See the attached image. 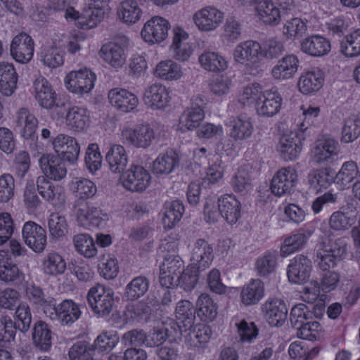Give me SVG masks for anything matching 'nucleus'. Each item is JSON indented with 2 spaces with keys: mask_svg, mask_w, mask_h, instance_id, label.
Instances as JSON below:
<instances>
[{
  "mask_svg": "<svg viewBox=\"0 0 360 360\" xmlns=\"http://www.w3.org/2000/svg\"><path fill=\"white\" fill-rule=\"evenodd\" d=\"M105 160L112 172L120 173L123 172L128 163V155L122 146L114 144L109 148Z\"/></svg>",
  "mask_w": 360,
  "mask_h": 360,
  "instance_id": "nucleus-38",
  "label": "nucleus"
},
{
  "mask_svg": "<svg viewBox=\"0 0 360 360\" xmlns=\"http://www.w3.org/2000/svg\"><path fill=\"white\" fill-rule=\"evenodd\" d=\"M124 143L136 148H146L155 139V132L148 124L124 128L121 133Z\"/></svg>",
  "mask_w": 360,
  "mask_h": 360,
  "instance_id": "nucleus-8",
  "label": "nucleus"
},
{
  "mask_svg": "<svg viewBox=\"0 0 360 360\" xmlns=\"http://www.w3.org/2000/svg\"><path fill=\"white\" fill-rule=\"evenodd\" d=\"M311 271V262L303 255H297L288 266L287 275L290 283L300 284L309 278Z\"/></svg>",
  "mask_w": 360,
  "mask_h": 360,
  "instance_id": "nucleus-17",
  "label": "nucleus"
},
{
  "mask_svg": "<svg viewBox=\"0 0 360 360\" xmlns=\"http://www.w3.org/2000/svg\"><path fill=\"white\" fill-rule=\"evenodd\" d=\"M74 213L78 225L86 229L99 226L103 221V217L105 216L99 208L83 202L75 205Z\"/></svg>",
  "mask_w": 360,
  "mask_h": 360,
  "instance_id": "nucleus-16",
  "label": "nucleus"
},
{
  "mask_svg": "<svg viewBox=\"0 0 360 360\" xmlns=\"http://www.w3.org/2000/svg\"><path fill=\"white\" fill-rule=\"evenodd\" d=\"M114 292L101 284L91 287L87 293V300L94 312L98 316H108L115 306Z\"/></svg>",
  "mask_w": 360,
  "mask_h": 360,
  "instance_id": "nucleus-3",
  "label": "nucleus"
},
{
  "mask_svg": "<svg viewBox=\"0 0 360 360\" xmlns=\"http://www.w3.org/2000/svg\"><path fill=\"white\" fill-rule=\"evenodd\" d=\"M98 268L100 275L108 280L115 278L119 272L117 259L109 253L103 254L100 257Z\"/></svg>",
  "mask_w": 360,
  "mask_h": 360,
  "instance_id": "nucleus-56",
  "label": "nucleus"
},
{
  "mask_svg": "<svg viewBox=\"0 0 360 360\" xmlns=\"http://www.w3.org/2000/svg\"><path fill=\"white\" fill-rule=\"evenodd\" d=\"M34 345L42 352H47L52 345V332L49 325L43 321L34 323L32 334Z\"/></svg>",
  "mask_w": 360,
  "mask_h": 360,
  "instance_id": "nucleus-37",
  "label": "nucleus"
},
{
  "mask_svg": "<svg viewBox=\"0 0 360 360\" xmlns=\"http://www.w3.org/2000/svg\"><path fill=\"white\" fill-rule=\"evenodd\" d=\"M33 89L34 98L41 107L51 109L57 105V95L46 79L43 77L37 78Z\"/></svg>",
  "mask_w": 360,
  "mask_h": 360,
  "instance_id": "nucleus-26",
  "label": "nucleus"
},
{
  "mask_svg": "<svg viewBox=\"0 0 360 360\" xmlns=\"http://www.w3.org/2000/svg\"><path fill=\"white\" fill-rule=\"evenodd\" d=\"M143 6L139 1L124 0L117 8L118 17L124 23L134 24L141 19Z\"/></svg>",
  "mask_w": 360,
  "mask_h": 360,
  "instance_id": "nucleus-34",
  "label": "nucleus"
},
{
  "mask_svg": "<svg viewBox=\"0 0 360 360\" xmlns=\"http://www.w3.org/2000/svg\"><path fill=\"white\" fill-rule=\"evenodd\" d=\"M213 248L204 239H198L193 244L191 260L193 265L199 269L205 270L212 263Z\"/></svg>",
  "mask_w": 360,
  "mask_h": 360,
  "instance_id": "nucleus-28",
  "label": "nucleus"
},
{
  "mask_svg": "<svg viewBox=\"0 0 360 360\" xmlns=\"http://www.w3.org/2000/svg\"><path fill=\"white\" fill-rule=\"evenodd\" d=\"M10 52L13 58L20 63H27L31 60L34 53V41L26 33L17 34L10 45Z\"/></svg>",
  "mask_w": 360,
  "mask_h": 360,
  "instance_id": "nucleus-14",
  "label": "nucleus"
},
{
  "mask_svg": "<svg viewBox=\"0 0 360 360\" xmlns=\"http://www.w3.org/2000/svg\"><path fill=\"white\" fill-rule=\"evenodd\" d=\"M205 97L197 95L191 99V106L186 108L179 117V126L182 130H193L200 126L205 118Z\"/></svg>",
  "mask_w": 360,
  "mask_h": 360,
  "instance_id": "nucleus-7",
  "label": "nucleus"
},
{
  "mask_svg": "<svg viewBox=\"0 0 360 360\" xmlns=\"http://www.w3.org/2000/svg\"><path fill=\"white\" fill-rule=\"evenodd\" d=\"M76 250L85 257H94L97 253V249L93 238L88 234L81 233L75 236L73 238Z\"/></svg>",
  "mask_w": 360,
  "mask_h": 360,
  "instance_id": "nucleus-59",
  "label": "nucleus"
},
{
  "mask_svg": "<svg viewBox=\"0 0 360 360\" xmlns=\"http://www.w3.org/2000/svg\"><path fill=\"white\" fill-rule=\"evenodd\" d=\"M297 181V175L293 168L290 167L282 168L275 174L271 180V192L277 196L290 193Z\"/></svg>",
  "mask_w": 360,
  "mask_h": 360,
  "instance_id": "nucleus-15",
  "label": "nucleus"
},
{
  "mask_svg": "<svg viewBox=\"0 0 360 360\" xmlns=\"http://www.w3.org/2000/svg\"><path fill=\"white\" fill-rule=\"evenodd\" d=\"M224 13L214 6H207L197 11L193 20L198 30L210 32L216 30L223 22Z\"/></svg>",
  "mask_w": 360,
  "mask_h": 360,
  "instance_id": "nucleus-12",
  "label": "nucleus"
},
{
  "mask_svg": "<svg viewBox=\"0 0 360 360\" xmlns=\"http://www.w3.org/2000/svg\"><path fill=\"white\" fill-rule=\"evenodd\" d=\"M18 75L12 63H0V91L5 96H11L17 86Z\"/></svg>",
  "mask_w": 360,
  "mask_h": 360,
  "instance_id": "nucleus-35",
  "label": "nucleus"
},
{
  "mask_svg": "<svg viewBox=\"0 0 360 360\" xmlns=\"http://www.w3.org/2000/svg\"><path fill=\"white\" fill-rule=\"evenodd\" d=\"M89 121L86 109L78 106H73L68 109L65 117V123L70 130L82 131L88 125Z\"/></svg>",
  "mask_w": 360,
  "mask_h": 360,
  "instance_id": "nucleus-47",
  "label": "nucleus"
},
{
  "mask_svg": "<svg viewBox=\"0 0 360 360\" xmlns=\"http://www.w3.org/2000/svg\"><path fill=\"white\" fill-rule=\"evenodd\" d=\"M152 309L146 300H142L129 304L125 311L127 319L136 322H146L151 315Z\"/></svg>",
  "mask_w": 360,
  "mask_h": 360,
  "instance_id": "nucleus-51",
  "label": "nucleus"
},
{
  "mask_svg": "<svg viewBox=\"0 0 360 360\" xmlns=\"http://www.w3.org/2000/svg\"><path fill=\"white\" fill-rule=\"evenodd\" d=\"M149 281L146 276L133 278L126 286L124 295L128 300H134L143 296L148 290Z\"/></svg>",
  "mask_w": 360,
  "mask_h": 360,
  "instance_id": "nucleus-57",
  "label": "nucleus"
},
{
  "mask_svg": "<svg viewBox=\"0 0 360 360\" xmlns=\"http://www.w3.org/2000/svg\"><path fill=\"white\" fill-rule=\"evenodd\" d=\"M44 273L57 276L63 274L66 269V262L63 257L56 252H49L42 263Z\"/></svg>",
  "mask_w": 360,
  "mask_h": 360,
  "instance_id": "nucleus-48",
  "label": "nucleus"
},
{
  "mask_svg": "<svg viewBox=\"0 0 360 360\" xmlns=\"http://www.w3.org/2000/svg\"><path fill=\"white\" fill-rule=\"evenodd\" d=\"M157 77L165 80H176L182 76L179 65L173 60H165L159 63L155 68Z\"/></svg>",
  "mask_w": 360,
  "mask_h": 360,
  "instance_id": "nucleus-55",
  "label": "nucleus"
},
{
  "mask_svg": "<svg viewBox=\"0 0 360 360\" xmlns=\"http://www.w3.org/2000/svg\"><path fill=\"white\" fill-rule=\"evenodd\" d=\"M196 313L202 321L210 322L217 316V307L211 297L207 293H202L196 302Z\"/></svg>",
  "mask_w": 360,
  "mask_h": 360,
  "instance_id": "nucleus-43",
  "label": "nucleus"
},
{
  "mask_svg": "<svg viewBox=\"0 0 360 360\" xmlns=\"http://www.w3.org/2000/svg\"><path fill=\"white\" fill-rule=\"evenodd\" d=\"M119 338L115 331H105L100 334L91 346L94 350L99 352H109L118 343Z\"/></svg>",
  "mask_w": 360,
  "mask_h": 360,
  "instance_id": "nucleus-62",
  "label": "nucleus"
},
{
  "mask_svg": "<svg viewBox=\"0 0 360 360\" xmlns=\"http://www.w3.org/2000/svg\"><path fill=\"white\" fill-rule=\"evenodd\" d=\"M46 315L62 326H70L79 319L81 311L79 305L72 300H64L58 304L56 300L54 305L46 311Z\"/></svg>",
  "mask_w": 360,
  "mask_h": 360,
  "instance_id": "nucleus-4",
  "label": "nucleus"
},
{
  "mask_svg": "<svg viewBox=\"0 0 360 360\" xmlns=\"http://www.w3.org/2000/svg\"><path fill=\"white\" fill-rule=\"evenodd\" d=\"M302 51L313 57L328 54L331 49L328 39L321 35H311L304 39L300 44Z\"/></svg>",
  "mask_w": 360,
  "mask_h": 360,
  "instance_id": "nucleus-31",
  "label": "nucleus"
},
{
  "mask_svg": "<svg viewBox=\"0 0 360 360\" xmlns=\"http://www.w3.org/2000/svg\"><path fill=\"white\" fill-rule=\"evenodd\" d=\"M262 45L253 40H248L238 44L233 51V58L238 63L250 65L259 61L262 56Z\"/></svg>",
  "mask_w": 360,
  "mask_h": 360,
  "instance_id": "nucleus-19",
  "label": "nucleus"
},
{
  "mask_svg": "<svg viewBox=\"0 0 360 360\" xmlns=\"http://www.w3.org/2000/svg\"><path fill=\"white\" fill-rule=\"evenodd\" d=\"M347 239L345 237L336 238L329 235L321 243L316 253L319 266L323 271L336 265L347 254Z\"/></svg>",
  "mask_w": 360,
  "mask_h": 360,
  "instance_id": "nucleus-2",
  "label": "nucleus"
},
{
  "mask_svg": "<svg viewBox=\"0 0 360 360\" xmlns=\"http://www.w3.org/2000/svg\"><path fill=\"white\" fill-rule=\"evenodd\" d=\"M169 101V93L166 86L161 84H153L145 89L143 101L148 107L153 110L165 108Z\"/></svg>",
  "mask_w": 360,
  "mask_h": 360,
  "instance_id": "nucleus-24",
  "label": "nucleus"
},
{
  "mask_svg": "<svg viewBox=\"0 0 360 360\" xmlns=\"http://www.w3.org/2000/svg\"><path fill=\"white\" fill-rule=\"evenodd\" d=\"M231 185L236 193L245 195L250 191L252 186L248 169L245 167H240L231 179Z\"/></svg>",
  "mask_w": 360,
  "mask_h": 360,
  "instance_id": "nucleus-58",
  "label": "nucleus"
},
{
  "mask_svg": "<svg viewBox=\"0 0 360 360\" xmlns=\"http://www.w3.org/2000/svg\"><path fill=\"white\" fill-rule=\"evenodd\" d=\"M281 103L282 97L276 89L266 90L256 103L257 112L261 116L272 117L279 112Z\"/></svg>",
  "mask_w": 360,
  "mask_h": 360,
  "instance_id": "nucleus-23",
  "label": "nucleus"
},
{
  "mask_svg": "<svg viewBox=\"0 0 360 360\" xmlns=\"http://www.w3.org/2000/svg\"><path fill=\"white\" fill-rule=\"evenodd\" d=\"M342 53L347 57H356L360 55V29L348 34L341 41Z\"/></svg>",
  "mask_w": 360,
  "mask_h": 360,
  "instance_id": "nucleus-61",
  "label": "nucleus"
},
{
  "mask_svg": "<svg viewBox=\"0 0 360 360\" xmlns=\"http://www.w3.org/2000/svg\"><path fill=\"white\" fill-rule=\"evenodd\" d=\"M262 312L269 325L281 326L287 319L288 309L282 300L275 298L265 302L262 306Z\"/></svg>",
  "mask_w": 360,
  "mask_h": 360,
  "instance_id": "nucleus-25",
  "label": "nucleus"
},
{
  "mask_svg": "<svg viewBox=\"0 0 360 360\" xmlns=\"http://www.w3.org/2000/svg\"><path fill=\"white\" fill-rule=\"evenodd\" d=\"M212 330L210 326L200 324L188 330L184 334L185 341L191 347H198L199 345L206 343L211 338Z\"/></svg>",
  "mask_w": 360,
  "mask_h": 360,
  "instance_id": "nucleus-49",
  "label": "nucleus"
},
{
  "mask_svg": "<svg viewBox=\"0 0 360 360\" xmlns=\"http://www.w3.org/2000/svg\"><path fill=\"white\" fill-rule=\"evenodd\" d=\"M324 82V73L319 68L303 72L298 81V88L303 94H311L321 89Z\"/></svg>",
  "mask_w": 360,
  "mask_h": 360,
  "instance_id": "nucleus-27",
  "label": "nucleus"
},
{
  "mask_svg": "<svg viewBox=\"0 0 360 360\" xmlns=\"http://www.w3.org/2000/svg\"><path fill=\"white\" fill-rule=\"evenodd\" d=\"M184 212V206L181 201L174 200L165 204V212L162 218V223L166 229H172L182 217Z\"/></svg>",
  "mask_w": 360,
  "mask_h": 360,
  "instance_id": "nucleus-50",
  "label": "nucleus"
},
{
  "mask_svg": "<svg viewBox=\"0 0 360 360\" xmlns=\"http://www.w3.org/2000/svg\"><path fill=\"white\" fill-rule=\"evenodd\" d=\"M277 254L274 250L266 251L255 262V269L260 276H267L273 273L277 265Z\"/></svg>",
  "mask_w": 360,
  "mask_h": 360,
  "instance_id": "nucleus-53",
  "label": "nucleus"
},
{
  "mask_svg": "<svg viewBox=\"0 0 360 360\" xmlns=\"http://www.w3.org/2000/svg\"><path fill=\"white\" fill-rule=\"evenodd\" d=\"M101 57L112 67H122L126 60L124 48L114 42H109L102 46Z\"/></svg>",
  "mask_w": 360,
  "mask_h": 360,
  "instance_id": "nucleus-40",
  "label": "nucleus"
},
{
  "mask_svg": "<svg viewBox=\"0 0 360 360\" xmlns=\"http://www.w3.org/2000/svg\"><path fill=\"white\" fill-rule=\"evenodd\" d=\"M110 104L122 112H130L139 105L137 96L124 89L115 88L108 93Z\"/></svg>",
  "mask_w": 360,
  "mask_h": 360,
  "instance_id": "nucleus-22",
  "label": "nucleus"
},
{
  "mask_svg": "<svg viewBox=\"0 0 360 360\" xmlns=\"http://www.w3.org/2000/svg\"><path fill=\"white\" fill-rule=\"evenodd\" d=\"M196 310L192 302L188 300L179 301L176 307L175 316L176 321L184 330H188L193 327L195 320Z\"/></svg>",
  "mask_w": 360,
  "mask_h": 360,
  "instance_id": "nucleus-46",
  "label": "nucleus"
},
{
  "mask_svg": "<svg viewBox=\"0 0 360 360\" xmlns=\"http://www.w3.org/2000/svg\"><path fill=\"white\" fill-rule=\"evenodd\" d=\"M25 243L34 252H42L46 245L47 237L46 230L37 223L30 221L26 222L22 230Z\"/></svg>",
  "mask_w": 360,
  "mask_h": 360,
  "instance_id": "nucleus-13",
  "label": "nucleus"
},
{
  "mask_svg": "<svg viewBox=\"0 0 360 360\" xmlns=\"http://www.w3.org/2000/svg\"><path fill=\"white\" fill-rule=\"evenodd\" d=\"M308 179L310 185L319 190L329 186L334 179V176L327 168L318 169L311 171L308 175Z\"/></svg>",
  "mask_w": 360,
  "mask_h": 360,
  "instance_id": "nucleus-60",
  "label": "nucleus"
},
{
  "mask_svg": "<svg viewBox=\"0 0 360 360\" xmlns=\"http://www.w3.org/2000/svg\"><path fill=\"white\" fill-rule=\"evenodd\" d=\"M264 295V285L259 279H252L243 286L240 297L242 302L246 305L258 303Z\"/></svg>",
  "mask_w": 360,
  "mask_h": 360,
  "instance_id": "nucleus-44",
  "label": "nucleus"
},
{
  "mask_svg": "<svg viewBox=\"0 0 360 360\" xmlns=\"http://www.w3.org/2000/svg\"><path fill=\"white\" fill-rule=\"evenodd\" d=\"M25 290L27 299L34 305L42 307L45 314L49 307L54 305L56 299L46 296L42 288L33 282H25Z\"/></svg>",
  "mask_w": 360,
  "mask_h": 360,
  "instance_id": "nucleus-36",
  "label": "nucleus"
},
{
  "mask_svg": "<svg viewBox=\"0 0 360 360\" xmlns=\"http://www.w3.org/2000/svg\"><path fill=\"white\" fill-rule=\"evenodd\" d=\"M237 328V333L240 338V342L250 343L257 335L259 330L252 321H248L245 319L237 320L235 322Z\"/></svg>",
  "mask_w": 360,
  "mask_h": 360,
  "instance_id": "nucleus-64",
  "label": "nucleus"
},
{
  "mask_svg": "<svg viewBox=\"0 0 360 360\" xmlns=\"http://www.w3.org/2000/svg\"><path fill=\"white\" fill-rule=\"evenodd\" d=\"M340 152L337 140L324 137L318 140L311 150L313 161L316 164L329 163L335 160Z\"/></svg>",
  "mask_w": 360,
  "mask_h": 360,
  "instance_id": "nucleus-10",
  "label": "nucleus"
},
{
  "mask_svg": "<svg viewBox=\"0 0 360 360\" xmlns=\"http://www.w3.org/2000/svg\"><path fill=\"white\" fill-rule=\"evenodd\" d=\"M299 60L293 54H289L279 60L271 70V75L276 80H287L295 75L298 69Z\"/></svg>",
  "mask_w": 360,
  "mask_h": 360,
  "instance_id": "nucleus-32",
  "label": "nucleus"
},
{
  "mask_svg": "<svg viewBox=\"0 0 360 360\" xmlns=\"http://www.w3.org/2000/svg\"><path fill=\"white\" fill-rule=\"evenodd\" d=\"M37 191L40 195L54 207L60 208L65 202L63 188L53 184L46 176H39L37 179Z\"/></svg>",
  "mask_w": 360,
  "mask_h": 360,
  "instance_id": "nucleus-20",
  "label": "nucleus"
},
{
  "mask_svg": "<svg viewBox=\"0 0 360 360\" xmlns=\"http://www.w3.org/2000/svg\"><path fill=\"white\" fill-rule=\"evenodd\" d=\"M202 67L210 72L224 70L227 68V61L221 55L215 52H205L199 56Z\"/></svg>",
  "mask_w": 360,
  "mask_h": 360,
  "instance_id": "nucleus-54",
  "label": "nucleus"
},
{
  "mask_svg": "<svg viewBox=\"0 0 360 360\" xmlns=\"http://www.w3.org/2000/svg\"><path fill=\"white\" fill-rule=\"evenodd\" d=\"M178 155L173 150L160 154L153 163V171L156 174L167 175L179 165Z\"/></svg>",
  "mask_w": 360,
  "mask_h": 360,
  "instance_id": "nucleus-41",
  "label": "nucleus"
},
{
  "mask_svg": "<svg viewBox=\"0 0 360 360\" xmlns=\"http://www.w3.org/2000/svg\"><path fill=\"white\" fill-rule=\"evenodd\" d=\"M89 10L82 16H78V12L72 7H69L67 0H49L48 8L53 11H65L66 19H78L79 24L83 29H91L96 27L104 18L109 11L106 1L89 0Z\"/></svg>",
  "mask_w": 360,
  "mask_h": 360,
  "instance_id": "nucleus-1",
  "label": "nucleus"
},
{
  "mask_svg": "<svg viewBox=\"0 0 360 360\" xmlns=\"http://www.w3.org/2000/svg\"><path fill=\"white\" fill-rule=\"evenodd\" d=\"M311 234V231L301 229L285 238L281 246V257H285L302 249Z\"/></svg>",
  "mask_w": 360,
  "mask_h": 360,
  "instance_id": "nucleus-39",
  "label": "nucleus"
},
{
  "mask_svg": "<svg viewBox=\"0 0 360 360\" xmlns=\"http://www.w3.org/2000/svg\"><path fill=\"white\" fill-rule=\"evenodd\" d=\"M359 174L357 164L354 161H347L343 163L341 169L335 175L337 184L347 186L356 179Z\"/></svg>",
  "mask_w": 360,
  "mask_h": 360,
  "instance_id": "nucleus-63",
  "label": "nucleus"
},
{
  "mask_svg": "<svg viewBox=\"0 0 360 360\" xmlns=\"http://www.w3.org/2000/svg\"><path fill=\"white\" fill-rule=\"evenodd\" d=\"M173 32V42L170 47L172 57L180 61H186L192 53L191 47L188 42V34L179 27H174Z\"/></svg>",
  "mask_w": 360,
  "mask_h": 360,
  "instance_id": "nucleus-29",
  "label": "nucleus"
},
{
  "mask_svg": "<svg viewBox=\"0 0 360 360\" xmlns=\"http://www.w3.org/2000/svg\"><path fill=\"white\" fill-rule=\"evenodd\" d=\"M120 181L126 189L133 192H142L150 184L151 176L143 167L131 165L122 173Z\"/></svg>",
  "mask_w": 360,
  "mask_h": 360,
  "instance_id": "nucleus-5",
  "label": "nucleus"
},
{
  "mask_svg": "<svg viewBox=\"0 0 360 360\" xmlns=\"http://www.w3.org/2000/svg\"><path fill=\"white\" fill-rule=\"evenodd\" d=\"M17 124L21 127V134L26 139H32L36 132L38 120L27 108H22L17 113Z\"/></svg>",
  "mask_w": 360,
  "mask_h": 360,
  "instance_id": "nucleus-42",
  "label": "nucleus"
},
{
  "mask_svg": "<svg viewBox=\"0 0 360 360\" xmlns=\"http://www.w3.org/2000/svg\"><path fill=\"white\" fill-rule=\"evenodd\" d=\"M221 216L229 224H236L240 217L241 205L232 194L224 195L217 199Z\"/></svg>",
  "mask_w": 360,
  "mask_h": 360,
  "instance_id": "nucleus-30",
  "label": "nucleus"
},
{
  "mask_svg": "<svg viewBox=\"0 0 360 360\" xmlns=\"http://www.w3.org/2000/svg\"><path fill=\"white\" fill-rule=\"evenodd\" d=\"M257 13L265 24L276 25L281 21V11L271 0H262L257 2Z\"/></svg>",
  "mask_w": 360,
  "mask_h": 360,
  "instance_id": "nucleus-45",
  "label": "nucleus"
},
{
  "mask_svg": "<svg viewBox=\"0 0 360 360\" xmlns=\"http://www.w3.org/2000/svg\"><path fill=\"white\" fill-rule=\"evenodd\" d=\"M96 79V75L91 70L84 68L68 74L65 78V84L70 92L83 95L92 90Z\"/></svg>",
  "mask_w": 360,
  "mask_h": 360,
  "instance_id": "nucleus-6",
  "label": "nucleus"
},
{
  "mask_svg": "<svg viewBox=\"0 0 360 360\" xmlns=\"http://www.w3.org/2000/svg\"><path fill=\"white\" fill-rule=\"evenodd\" d=\"M302 149L301 138L294 131L281 135L276 146L277 151L285 161L296 160Z\"/></svg>",
  "mask_w": 360,
  "mask_h": 360,
  "instance_id": "nucleus-18",
  "label": "nucleus"
},
{
  "mask_svg": "<svg viewBox=\"0 0 360 360\" xmlns=\"http://www.w3.org/2000/svg\"><path fill=\"white\" fill-rule=\"evenodd\" d=\"M50 236L56 240L64 238L68 232V223L65 217L53 212L48 219Z\"/></svg>",
  "mask_w": 360,
  "mask_h": 360,
  "instance_id": "nucleus-52",
  "label": "nucleus"
},
{
  "mask_svg": "<svg viewBox=\"0 0 360 360\" xmlns=\"http://www.w3.org/2000/svg\"><path fill=\"white\" fill-rule=\"evenodd\" d=\"M169 29L170 24L167 20L154 16L144 24L141 34L143 39L148 43H159L167 37Z\"/></svg>",
  "mask_w": 360,
  "mask_h": 360,
  "instance_id": "nucleus-9",
  "label": "nucleus"
},
{
  "mask_svg": "<svg viewBox=\"0 0 360 360\" xmlns=\"http://www.w3.org/2000/svg\"><path fill=\"white\" fill-rule=\"evenodd\" d=\"M229 127V136L236 141L249 139L254 131L250 118L245 115L233 117L230 120Z\"/></svg>",
  "mask_w": 360,
  "mask_h": 360,
  "instance_id": "nucleus-33",
  "label": "nucleus"
},
{
  "mask_svg": "<svg viewBox=\"0 0 360 360\" xmlns=\"http://www.w3.org/2000/svg\"><path fill=\"white\" fill-rule=\"evenodd\" d=\"M44 176L54 181H60L65 177L67 168L64 161L53 154H43L39 160Z\"/></svg>",
  "mask_w": 360,
  "mask_h": 360,
  "instance_id": "nucleus-21",
  "label": "nucleus"
},
{
  "mask_svg": "<svg viewBox=\"0 0 360 360\" xmlns=\"http://www.w3.org/2000/svg\"><path fill=\"white\" fill-rule=\"evenodd\" d=\"M53 150L63 161L73 165L79 155V146L73 137L65 134H58L51 140Z\"/></svg>",
  "mask_w": 360,
  "mask_h": 360,
  "instance_id": "nucleus-11",
  "label": "nucleus"
}]
</instances>
